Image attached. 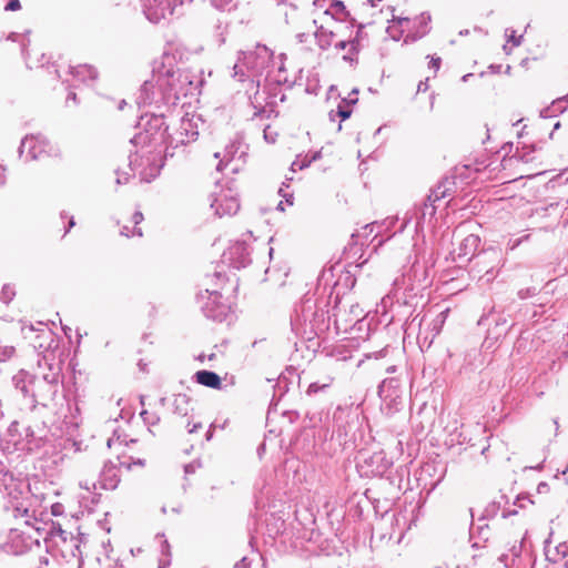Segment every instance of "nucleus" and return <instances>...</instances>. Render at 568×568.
<instances>
[{"label": "nucleus", "instance_id": "nucleus-1", "mask_svg": "<svg viewBox=\"0 0 568 568\" xmlns=\"http://www.w3.org/2000/svg\"><path fill=\"white\" fill-rule=\"evenodd\" d=\"M284 16L297 37L314 36L322 49L334 47L337 50L348 48V53L356 49L354 40L344 37L349 27L338 22L335 16L345 14V6L342 1L314 0L308 2L298 0H285Z\"/></svg>", "mask_w": 568, "mask_h": 568}, {"label": "nucleus", "instance_id": "nucleus-2", "mask_svg": "<svg viewBox=\"0 0 568 568\" xmlns=\"http://www.w3.org/2000/svg\"><path fill=\"white\" fill-rule=\"evenodd\" d=\"M430 16L426 12L418 14L395 17L392 30H398L404 42H414L422 39L430 31Z\"/></svg>", "mask_w": 568, "mask_h": 568}, {"label": "nucleus", "instance_id": "nucleus-3", "mask_svg": "<svg viewBox=\"0 0 568 568\" xmlns=\"http://www.w3.org/2000/svg\"><path fill=\"white\" fill-rule=\"evenodd\" d=\"M23 146L29 148V153L32 159L40 160L43 158H58V151L49 143L38 140L36 138H27L23 142Z\"/></svg>", "mask_w": 568, "mask_h": 568}, {"label": "nucleus", "instance_id": "nucleus-4", "mask_svg": "<svg viewBox=\"0 0 568 568\" xmlns=\"http://www.w3.org/2000/svg\"><path fill=\"white\" fill-rule=\"evenodd\" d=\"M239 209V200L233 195H221L215 200V210L220 216L234 215L237 213Z\"/></svg>", "mask_w": 568, "mask_h": 568}, {"label": "nucleus", "instance_id": "nucleus-5", "mask_svg": "<svg viewBox=\"0 0 568 568\" xmlns=\"http://www.w3.org/2000/svg\"><path fill=\"white\" fill-rule=\"evenodd\" d=\"M196 383L200 385H203L209 388L213 389H221L222 388V381L221 377L211 371H199L194 375Z\"/></svg>", "mask_w": 568, "mask_h": 568}, {"label": "nucleus", "instance_id": "nucleus-6", "mask_svg": "<svg viewBox=\"0 0 568 568\" xmlns=\"http://www.w3.org/2000/svg\"><path fill=\"white\" fill-rule=\"evenodd\" d=\"M520 159L526 164H534V168H531L530 170L520 174V178H524V176L530 178V176L539 175V174H542L546 172V170L542 168L541 155H531L530 156L529 153L524 152L523 154H520Z\"/></svg>", "mask_w": 568, "mask_h": 568}, {"label": "nucleus", "instance_id": "nucleus-7", "mask_svg": "<svg viewBox=\"0 0 568 568\" xmlns=\"http://www.w3.org/2000/svg\"><path fill=\"white\" fill-rule=\"evenodd\" d=\"M479 243L478 236L474 234H469L463 241V245L465 246L464 255L474 254Z\"/></svg>", "mask_w": 568, "mask_h": 568}, {"label": "nucleus", "instance_id": "nucleus-8", "mask_svg": "<svg viewBox=\"0 0 568 568\" xmlns=\"http://www.w3.org/2000/svg\"><path fill=\"white\" fill-rule=\"evenodd\" d=\"M16 296V290L12 284H4L1 291V300L9 304Z\"/></svg>", "mask_w": 568, "mask_h": 568}, {"label": "nucleus", "instance_id": "nucleus-9", "mask_svg": "<svg viewBox=\"0 0 568 568\" xmlns=\"http://www.w3.org/2000/svg\"><path fill=\"white\" fill-rule=\"evenodd\" d=\"M447 183L448 182H443L440 183L436 190L433 191L432 195L429 196V199H433L434 202L445 197L447 195V192L449 191V189L447 187Z\"/></svg>", "mask_w": 568, "mask_h": 568}, {"label": "nucleus", "instance_id": "nucleus-10", "mask_svg": "<svg viewBox=\"0 0 568 568\" xmlns=\"http://www.w3.org/2000/svg\"><path fill=\"white\" fill-rule=\"evenodd\" d=\"M336 115H338L342 120H346L351 115V110H348L346 106L338 105Z\"/></svg>", "mask_w": 568, "mask_h": 568}, {"label": "nucleus", "instance_id": "nucleus-11", "mask_svg": "<svg viewBox=\"0 0 568 568\" xmlns=\"http://www.w3.org/2000/svg\"><path fill=\"white\" fill-rule=\"evenodd\" d=\"M21 9V3L19 0H9L6 6L7 11H17Z\"/></svg>", "mask_w": 568, "mask_h": 568}, {"label": "nucleus", "instance_id": "nucleus-12", "mask_svg": "<svg viewBox=\"0 0 568 568\" xmlns=\"http://www.w3.org/2000/svg\"><path fill=\"white\" fill-rule=\"evenodd\" d=\"M508 42H511V48L518 47L521 42V36L516 37L514 32L508 37Z\"/></svg>", "mask_w": 568, "mask_h": 568}, {"label": "nucleus", "instance_id": "nucleus-13", "mask_svg": "<svg viewBox=\"0 0 568 568\" xmlns=\"http://www.w3.org/2000/svg\"><path fill=\"white\" fill-rule=\"evenodd\" d=\"M440 58H432L429 61V65L435 70V72L440 68Z\"/></svg>", "mask_w": 568, "mask_h": 568}, {"label": "nucleus", "instance_id": "nucleus-14", "mask_svg": "<svg viewBox=\"0 0 568 568\" xmlns=\"http://www.w3.org/2000/svg\"><path fill=\"white\" fill-rule=\"evenodd\" d=\"M134 224H139L143 221V214L141 212H135L132 216Z\"/></svg>", "mask_w": 568, "mask_h": 568}, {"label": "nucleus", "instance_id": "nucleus-15", "mask_svg": "<svg viewBox=\"0 0 568 568\" xmlns=\"http://www.w3.org/2000/svg\"><path fill=\"white\" fill-rule=\"evenodd\" d=\"M420 91H423V92L427 91V84L426 83L420 82L418 84V92H420Z\"/></svg>", "mask_w": 568, "mask_h": 568}, {"label": "nucleus", "instance_id": "nucleus-16", "mask_svg": "<svg viewBox=\"0 0 568 568\" xmlns=\"http://www.w3.org/2000/svg\"><path fill=\"white\" fill-rule=\"evenodd\" d=\"M69 99H71L73 102H77V94L74 92H70Z\"/></svg>", "mask_w": 568, "mask_h": 568}, {"label": "nucleus", "instance_id": "nucleus-17", "mask_svg": "<svg viewBox=\"0 0 568 568\" xmlns=\"http://www.w3.org/2000/svg\"><path fill=\"white\" fill-rule=\"evenodd\" d=\"M135 234H138L139 236L143 235V233H142V231L140 229H136Z\"/></svg>", "mask_w": 568, "mask_h": 568}, {"label": "nucleus", "instance_id": "nucleus-18", "mask_svg": "<svg viewBox=\"0 0 568 568\" xmlns=\"http://www.w3.org/2000/svg\"><path fill=\"white\" fill-rule=\"evenodd\" d=\"M138 464H139L140 466H144V463H143V462H141V460H139V462H138Z\"/></svg>", "mask_w": 568, "mask_h": 568}, {"label": "nucleus", "instance_id": "nucleus-19", "mask_svg": "<svg viewBox=\"0 0 568 568\" xmlns=\"http://www.w3.org/2000/svg\"><path fill=\"white\" fill-rule=\"evenodd\" d=\"M158 19H159L158 17L156 18L150 17V20H154L155 21Z\"/></svg>", "mask_w": 568, "mask_h": 568}]
</instances>
